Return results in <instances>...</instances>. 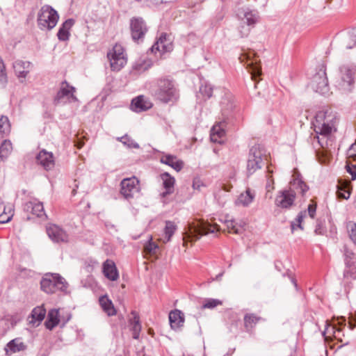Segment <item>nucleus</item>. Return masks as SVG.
Returning a JSON list of instances; mask_svg holds the SVG:
<instances>
[{"label": "nucleus", "instance_id": "63", "mask_svg": "<svg viewBox=\"0 0 356 356\" xmlns=\"http://www.w3.org/2000/svg\"><path fill=\"white\" fill-rule=\"evenodd\" d=\"M291 281H292V282L293 283L294 286H295L296 287H297V284H296V280H295L293 278H291Z\"/></svg>", "mask_w": 356, "mask_h": 356}, {"label": "nucleus", "instance_id": "6", "mask_svg": "<svg viewBox=\"0 0 356 356\" xmlns=\"http://www.w3.org/2000/svg\"><path fill=\"white\" fill-rule=\"evenodd\" d=\"M59 15L51 6L41 7L38 14V25L41 30H51L56 26Z\"/></svg>", "mask_w": 356, "mask_h": 356}, {"label": "nucleus", "instance_id": "64", "mask_svg": "<svg viewBox=\"0 0 356 356\" xmlns=\"http://www.w3.org/2000/svg\"><path fill=\"white\" fill-rule=\"evenodd\" d=\"M355 326V325H353V324L350 323V330H353Z\"/></svg>", "mask_w": 356, "mask_h": 356}, {"label": "nucleus", "instance_id": "3", "mask_svg": "<svg viewBox=\"0 0 356 356\" xmlns=\"http://www.w3.org/2000/svg\"><path fill=\"white\" fill-rule=\"evenodd\" d=\"M356 79V64H345L339 68V79L336 87L341 94H348L354 89Z\"/></svg>", "mask_w": 356, "mask_h": 356}, {"label": "nucleus", "instance_id": "34", "mask_svg": "<svg viewBox=\"0 0 356 356\" xmlns=\"http://www.w3.org/2000/svg\"><path fill=\"white\" fill-rule=\"evenodd\" d=\"M133 318L130 320V324L131 326L132 337L135 339H138L140 336L141 331V324L140 323V318L136 312H132Z\"/></svg>", "mask_w": 356, "mask_h": 356}, {"label": "nucleus", "instance_id": "11", "mask_svg": "<svg viewBox=\"0 0 356 356\" xmlns=\"http://www.w3.org/2000/svg\"><path fill=\"white\" fill-rule=\"evenodd\" d=\"M107 56L110 61L111 67L113 71L120 70L127 63V58L121 45H115L112 51L108 53Z\"/></svg>", "mask_w": 356, "mask_h": 356}, {"label": "nucleus", "instance_id": "1", "mask_svg": "<svg viewBox=\"0 0 356 356\" xmlns=\"http://www.w3.org/2000/svg\"><path fill=\"white\" fill-rule=\"evenodd\" d=\"M336 120V115L331 109L322 110L316 113L313 125L316 134L317 142L321 147H323V144L321 143L318 135L329 136L334 127Z\"/></svg>", "mask_w": 356, "mask_h": 356}, {"label": "nucleus", "instance_id": "60", "mask_svg": "<svg viewBox=\"0 0 356 356\" xmlns=\"http://www.w3.org/2000/svg\"><path fill=\"white\" fill-rule=\"evenodd\" d=\"M291 228L292 232H293L296 229H297L298 228V223L296 222V220H294L293 221L291 222Z\"/></svg>", "mask_w": 356, "mask_h": 356}, {"label": "nucleus", "instance_id": "46", "mask_svg": "<svg viewBox=\"0 0 356 356\" xmlns=\"http://www.w3.org/2000/svg\"><path fill=\"white\" fill-rule=\"evenodd\" d=\"M344 256H345L346 267L350 268V267L353 266H354V261H353L354 253H353V252L348 250H346Z\"/></svg>", "mask_w": 356, "mask_h": 356}, {"label": "nucleus", "instance_id": "23", "mask_svg": "<svg viewBox=\"0 0 356 356\" xmlns=\"http://www.w3.org/2000/svg\"><path fill=\"white\" fill-rule=\"evenodd\" d=\"M225 121H220L215 124L211 130V140L214 143H221V139L225 135Z\"/></svg>", "mask_w": 356, "mask_h": 356}, {"label": "nucleus", "instance_id": "50", "mask_svg": "<svg viewBox=\"0 0 356 356\" xmlns=\"http://www.w3.org/2000/svg\"><path fill=\"white\" fill-rule=\"evenodd\" d=\"M305 216H306V211H300L298 213V215L297 216V218L295 219L296 222L298 223V228L300 229H303L302 227V222L303 219L305 218Z\"/></svg>", "mask_w": 356, "mask_h": 356}, {"label": "nucleus", "instance_id": "24", "mask_svg": "<svg viewBox=\"0 0 356 356\" xmlns=\"http://www.w3.org/2000/svg\"><path fill=\"white\" fill-rule=\"evenodd\" d=\"M24 210L31 212L38 218L47 217L44 211L43 204L41 202L36 200L29 201L24 205Z\"/></svg>", "mask_w": 356, "mask_h": 356}, {"label": "nucleus", "instance_id": "55", "mask_svg": "<svg viewBox=\"0 0 356 356\" xmlns=\"http://www.w3.org/2000/svg\"><path fill=\"white\" fill-rule=\"evenodd\" d=\"M347 171L350 175H351L352 179L355 180L356 179V165H347Z\"/></svg>", "mask_w": 356, "mask_h": 356}, {"label": "nucleus", "instance_id": "2", "mask_svg": "<svg viewBox=\"0 0 356 356\" xmlns=\"http://www.w3.org/2000/svg\"><path fill=\"white\" fill-rule=\"evenodd\" d=\"M68 287L66 280L58 273H46L40 280V289L47 294L56 293L58 291L67 293Z\"/></svg>", "mask_w": 356, "mask_h": 356}, {"label": "nucleus", "instance_id": "31", "mask_svg": "<svg viewBox=\"0 0 356 356\" xmlns=\"http://www.w3.org/2000/svg\"><path fill=\"white\" fill-rule=\"evenodd\" d=\"M26 348V346L18 339H15L8 342L5 348L6 354L9 355L15 353Z\"/></svg>", "mask_w": 356, "mask_h": 356}, {"label": "nucleus", "instance_id": "28", "mask_svg": "<svg viewBox=\"0 0 356 356\" xmlns=\"http://www.w3.org/2000/svg\"><path fill=\"white\" fill-rule=\"evenodd\" d=\"M74 24V20L73 19H68L63 23L57 33V36L59 40L66 41L69 39L70 30Z\"/></svg>", "mask_w": 356, "mask_h": 356}, {"label": "nucleus", "instance_id": "21", "mask_svg": "<svg viewBox=\"0 0 356 356\" xmlns=\"http://www.w3.org/2000/svg\"><path fill=\"white\" fill-rule=\"evenodd\" d=\"M15 73L19 79H24L29 73L31 63L29 61L17 60L13 65Z\"/></svg>", "mask_w": 356, "mask_h": 356}, {"label": "nucleus", "instance_id": "41", "mask_svg": "<svg viewBox=\"0 0 356 356\" xmlns=\"http://www.w3.org/2000/svg\"><path fill=\"white\" fill-rule=\"evenodd\" d=\"M222 302L218 299L207 298L204 300L202 305L203 309H213L218 306L222 305Z\"/></svg>", "mask_w": 356, "mask_h": 356}, {"label": "nucleus", "instance_id": "47", "mask_svg": "<svg viewBox=\"0 0 356 356\" xmlns=\"http://www.w3.org/2000/svg\"><path fill=\"white\" fill-rule=\"evenodd\" d=\"M341 330L339 327H337L336 325H327L325 328V330L323 332V334H325V333H330L332 332L334 337L337 339L339 337V334L341 332Z\"/></svg>", "mask_w": 356, "mask_h": 356}, {"label": "nucleus", "instance_id": "14", "mask_svg": "<svg viewBox=\"0 0 356 356\" xmlns=\"http://www.w3.org/2000/svg\"><path fill=\"white\" fill-rule=\"evenodd\" d=\"M173 49V44L170 35L162 33L157 41L151 47V51L155 54L157 52L163 54Z\"/></svg>", "mask_w": 356, "mask_h": 356}, {"label": "nucleus", "instance_id": "30", "mask_svg": "<svg viewBox=\"0 0 356 356\" xmlns=\"http://www.w3.org/2000/svg\"><path fill=\"white\" fill-rule=\"evenodd\" d=\"M99 305L104 312L109 316L116 314V310L112 301L106 296H101L99 299Z\"/></svg>", "mask_w": 356, "mask_h": 356}, {"label": "nucleus", "instance_id": "25", "mask_svg": "<svg viewBox=\"0 0 356 356\" xmlns=\"http://www.w3.org/2000/svg\"><path fill=\"white\" fill-rule=\"evenodd\" d=\"M161 179L163 181V187L165 191L163 192L161 195L165 197L168 195H170L174 192V186L175 184V179L168 172H163L160 175Z\"/></svg>", "mask_w": 356, "mask_h": 356}, {"label": "nucleus", "instance_id": "61", "mask_svg": "<svg viewBox=\"0 0 356 356\" xmlns=\"http://www.w3.org/2000/svg\"><path fill=\"white\" fill-rule=\"evenodd\" d=\"M339 197H342L343 199H348L349 197H350V193L349 192H347V195L346 194H339Z\"/></svg>", "mask_w": 356, "mask_h": 356}, {"label": "nucleus", "instance_id": "27", "mask_svg": "<svg viewBox=\"0 0 356 356\" xmlns=\"http://www.w3.org/2000/svg\"><path fill=\"white\" fill-rule=\"evenodd\" d=\"M220 105L222 115L225 118L227 117L235 106L232 95L229 93L225 94L220 102Z\"/></svg>", "mask_w": 356, "mask_h": 356}, {"label": "nucleus", "instance_id": "5", "mask_svg": "<svg viewBox=\"0 0 356 356\" xmlns=\"http://www.w3.org/2000/svg\"><path fill=\"white\" fill-rule=\"evenodd\" d=\"M218 230L219 228L217 225L212 226L209 223L204 222H200L197 225L190 224L188 230L184 234L183 245L186 246L188 241H195L202 235L216 233Z\"/></svg>", "mask_w": 356, "mask_h": 356}, {"label": "nucleus", "instance_id": "40", "mask_svg": "<svg viewBox=\"0 0 356 356\" xmlns=\"http://www.w3.org/2000/svg\"><path fill=\"white\" fill-rule=\"evenodd\" d=\"M346 229L349 238L356 245V223L353 221H348L346 223Z\"/></svg>", "mask_w": 356, "mask_h": 356}, {"label": "nucleus", "instance_id": "17", "mask_svg": "<svg viewBox=\"0 0 356 356\" xmlns=\"http://www.w3.org/2000/svg\"><path fill=\"white\" fill-rule=\"evenodd\" d=\"M309 189L307 184L302 180L301 175L294 170L293 179L290 181V188L289 191H293V193H300L303 195Z\"/></svg>", "mask_w": 356, "mask_h": 356}, {"label": "nucleus", "instance_id": "20", "mask_svg": "<svg viewBox=\"0 0 356 356\" xmlns=\"http://www.w3.org/2000/svg\"><path fill=\"white\" fill-rule=\"evenodd\" d=\"M238 16L241 17L244 24L249 27H254L259 21V14L255 10H251L248 8L243 10L238 13Z\"/></svg>", "mask_w": 356, "mask_h": 356}, {"label": "nucleus", "instance_id": "9", "mask_svg": "<svg viewBox=\"0 0 356 356\" xmlns=\"http://www.w3.org/2000/svg\"><path fill=\"white\" fill-rule=\"evenodd\" d=\"M140 191V181L136 177L123 179L120 182V194L127 200L134 198Z\"/></svg>", "mask_w": 356, "mask_h": 356}, {"label": "nucleus", "instance_id": "39", "mask_svg": "<svg viewBox=\"0 0 356 356\" xmlns=\"http://www.w3.org/2000/svg\"><path fill=\"white\" fill-rule=\"evenodd\" d=\"M13 214L14 210L13 207L11 205L6 207L3 212L0 214V223L4 224L9 222L12 219Z\"/></svg>", "mask_w": 356, "mask_h": 356}, {"label": "nucleus", "instance_id": "51", "mask_svg": "<svg viewBox=\"0 0 356 356\" xmlns=\"http://www.w3.org/2000/svg\"><path fill=\"white\" fill-rule=\"evenodd\" d=\"M316 204L312 202V203H310L308 205V208H307L308 214L312 218H314V216L316 215Z\"/></svg>", "mask_w": 356, "mask_h": 356}, {"label": "nucleus", "instance_id": "8", "mask_svg": "<svg viewBox=\"0 0 356 356\" xmlns=\"http://www.w3.org/2000/svg\"><path fill=\"white\" fill-rule=\"evenodd\" d=\"M311 87L314 91L321 95L329 92L330 88L324 65H321L318 71L312 77Z\"/></svg>", "mask_w": 356, "mask_h": 356}, {"label": "nucleus", "instance_id": "58", "mask_svg": "<svg viewBox=\"0 0 356 356\" xmlns=\"http://www.w3.org/2000/svg\"><path fill=\"white\" fill-rule=\"evenodd\" d=\"M227 228L229 230V232H233L234 234H240V229L238 228H236V226L234 225L233 222H229L227 224Z\"/></svg>", "mask_w": 356, "mask_h": 356}, {"label": "nucleus", "instance_id": "59", "mask_svg": "<svg viewBox=\"0 0 356 356\" xmlns=\"http://www.w3.org/2000/svg\"><path fill=\"white\" fill-rule=\"evenodd\" d=\"M273 179H271L270 177H268L266 183V189L268 191H270L274 189V187L273 186Z\"/></svg>", "mask_w": 356, "mask_h": 356}, {"label": "nucleus", "instance_id": "16", "mask_svg": "<svg viewBox=\"0 0 356 356\" xmlns=\"http://www.w3.org/2000/svg\"><path fill=\"white\" fill-rule=\"evenodd\" d=\"M296 193L293 191L284 190L279 192L275 198V205L282 209L290 208L294 202Z\"/></svg>", "mask_w": 356, "mask_h": 356}, {"label": "nucleus", "instance_id": "32", "mask_svg": "<svg viewBox=\"0 0 356 356\" xmlns=\"http://www.w3.org/2000/svg\"><path fill=\"white\" fill-rule=\"evenodd\" d=\"M59 321V310L56 309H51L48 313L45 326L48 330H51L58 325Z\"/></svg>", "mask_w": 356, "mask_h": 356}, {"label": "nucleus", "instance_id": "12", "mask_svg": "<svg viewBox=\"0 0 356 356\" xmlns=\"http://www.w3.org/2000/svg\"><path fill=\"white\" fill-rule=\"evenodd\" d=\"M131 38L138 43L142 42L147 32V27L142 17H133L130 20Z\"/></svg>", "mask_w": 356, "mask_h": 356}, {"label": "nucleus", "instance_id": "19", "mask_svg": "<svg viewBox=\"0 0 356 356\" xmlns=\"http://www.w3.org/2000/svg\"><path fill=\"white\" fill-rule=\"evenodd\" d=\"M102 272L104 276L111 281H115L119 277L118 269L113 261L106 259L102 265Z\"/></svg>", "mask_w": 356, "mask_h": 356}, {"label": "nucleus", "instance_id": "35", "mask_svg": "<svg viewBox=\"0 0 356 356\" xmlns=\"http://www.w3.org/2000/svg\"><path fill=\"white\" fill-rule=\"evenodd\" d=\"M176 230L177 225L175 224V222L170 220L166 221L164 228V234L163 238H161V241H162L164 243L169 242Z\"/></svg>", "mask_w": 356, "mask_h": 356}, {"label": "nucleus", "instance_id": "45", "mask_svg": "<svg viewBox=\"0 0 356 356\" xmlns=\"http://www.w3.org/2000/svg\"><path fill=\"white\" fill-rule=\"evenodd\" d=\"M200 94L205 98H210L212 96L213 88L209 84L205 83L200 87Z\"/></svg>", "mask_w": 356, "mask_h": 356}, {"label": "nucleus", "instance_id": "26", "mask_svg": "<svg viewBox=\"0 0 356 356\" xmlns=\"http://www.w3.org/2000/svg\"><path fill=\"white\" fill-rule=\"evenodd\" d=\"M169 321L173 330L180 328L184 325V314L178 309L170 312L169 314Z\"/></svg>", "mask_w": 356, "mask_h": 356}, {"label": "nucleus", "instance_id": "53", "mask_svg": "<svg viewBox=\"0 0 356 356\" xmlns=\"http://www.w3.org/2000/svg\"><path fill=\"white\" fill-rule=\"evenodd\" d=\"M350 39L353 42L352 44H348L346 45L347 49H351L356 45V29H354L350 34Z\"/></svg>", "mask_w": 356, "mask_h": 356}, {"label": "nucleus", "instance_id": "62", "mask_svg": "<svg viewBox=\"0 0 356 356\" xmlns=\"http://www.w3.org/2000/svg\"><path fill=\"white\" fill-rule=\"evenodd\" d=\"M5 70V65L3 60L0 58V72Z\"/></svg>", "mask_w": 356, "mask_h": 356}, {"label": "nucleus", "instance_id": "38", "mask_svg": "<svg viewBox=\"0 0 356 356\" xmlns=\"http://www.w3.org/2000/svg\"><path fill=\"white\" fill-rule=\"evenodd\" d=\"M46 314V310L43 307H37L34 308L31 312L32 321L41 322Z\"/></svg>", "mask_w": 356, "mask_h": 356}, {"label": "nucleus", "instance_id": "54", "mask_svg": "<svg viewBox=\"0 0 356 356\" xmlns=\"http://www.w3.org/2000/svg\"><path fill=\"white\" fill-rule=\"evenodd\" d=\"M315 233L318 235H323L325 232V227L323 226L321 222H317L315 230Z\"/></svg>", "mask_w": 356, "mask_h": 356}, {"label": "nucleus", "instance_id": "13", "mask_svg": "<svg viewBox=\"0 0 356 356\" xmlns=\"http://www.w3.org/2000/svg\"><path fill=\"white\" fill-rule=\"evenodd\" d=\"M48 236L55 243H67L69 241L68 234L60 226L55 224H49L46 227Z\"/></svg>", "mask_w": 356, "mask_h": 356}, {"label": "nucleus", "instance_id": "56", "mask_svg": "<svg viewBox=\"0 0 356 356\" xmlns=\"http://www.w3.org/2000/svg\"><path fill=\"white\" fill-rule=\"evenodd\" d=\"M349 157L353 158L356 156V143H353L350 145L347 152Z\"/></svg>", "mask_w": 356, "mask_h": 356}, {"label": "nucleus", "instance_id": "36", "mask_svg": "<svg viewBox=\"0 0 356 356\" xmlns=\"http://www.w3.org/2000/svg\"><path fill=\"white\" fill-rule=\"evenodd\" d=\"M262 318L254 314H247L244 316V326L247 332L251 331Z\"/></svg>", "mask_w": 356, "mask_h": 356}, {"label": "nucleus", "instance_id": "4", "mask_svg": "<svg viewBox=\"0 0 356 356\" xmlns=\"http://www.w3.org/2000/svg\"><path fill=\"white\" fill-rule=\"evenodd\" d=\"M154 95L163 103L173 102L178 99L179 96L173 82L166 79L158 80Z\"/></svg>", "mask_w": 356, "mask_h": 356}, {"label": "nucleus", "instance_id": "15", "mask_svg": "<svg viewBox=\"0 0 356 356\" xmlns=\"http://www.w3.org/2000/svg\"><path fill=\"white\" fill-rule=\"evenodd\" d=\"M253 56L254 54L250 51L241 54L239 57V59L241 60V63H243L245 60H246L247 68L249 69L252 79L255 80L256 78L261 74V68L260 65L257 64L256 60H252Z\"/></svg>", "mask_w": 356, "mask_h": 356}, {"label": "nucleus", "instance_id": "44", "mask_svg": "<svg viewBox=\"0 0 356 356\" xmlns=\"http://www.w3.org/2000/svg\"><path fill=\"white\" fill-rule=\"evenodd\" d=\"M118 140L129 148H139V145L127 135L118 138Z\"/></svg>", "mask_w": 356, "mask_h": 356}, {"label": "nucleus", "instance_id": "57", "mask_svg": "<svg viewBox=\"0 0 356 356\" xmlns=\"http://www.w3.org/2000/svg\"><path fill=\"white\" fill-rule=\"evenodd\" d=\"M203 183L202 182V181L200 179H197V178H195L193 179V188L195 189V190H198L200 191V188L202 186H203Z\"/></svg>", "mask_w": 356, "mask_h": 356}, {"label": "nucleus", "instance_id": "22", "mask_svg": "<svg viewBox=\"0 0 356 356\" xmlns=\"http://www.w3.org/2000/svg\"><path fill=\"white\" fill-rule=\"evenodd\" d=\"M152 103L148 98L145 97L143 95H140L131 102V108L134 111L142 112L148 110L152 107Z\"/></svg>", "mask_w": 356, "mask_h": 356}, {"label": "nucleus", "instance_id": "42", "mask_svg": "<svg viewBox=\"0 0 356 356\" xmlns=\"http://www.w3.org/2000/svg\"><path fill=\"white\" fill-rule=\"evenodd\" d=\"M158 249V245L152 241V237L149 238L148 242L144 246V250L147 254H155Z\"/></svg>", "mask_w": 356, "mask_h": 356}, {"label": "nucleus", "instance_id": "43", "mask_svg": "<svg viewBox=\"0 0 356 356\" xmlns=\"http://www.w3.org/2000/svg\"><path fill=\"white\" fill-rule=\"evenodd\" d=\"M10 126L7 117H0V133L8 134L10 131Z\"/></svg>", "mask_w": 356, "mask_h": 356}, {"label": "nucleus", "instance_id": "7", "mask_svg": "<svg viewBox=\"0 0 356 356\" xmlns=\"http://www.w3.org/2000/svg\"><path fill=\"white\" fill-rule=\"evenodd\" d=\"M266 156L264 149L258 144L250 147L247 161V173L254 174L264 165V158Z\"/></svg>", "mask_w": 356, "mask_h": 356}, {"label": "nucleus", "instance_id": "37", "mask_svg": "<svg viewBox=\"0 0 356 356\" xmlns=\"http://www.w3.org/2000/svg\"><path fill=\"white\" fill-rule=\"evenodd\" d=\"M12 143L10 140H5L0 146V161L7 159L12 151Z\"/></svg>", "mask_w": 356, "mask_h": 356}, {"label": "nucleus", "instance_id": "52", "mask_svg": "<svg viewBox=\"0 0 356 356\" xmlns=\"http://www.w3.org/2000/svg\"><path fill=\"white\" fill-rule=\"evenodd\" d=\"M8 82L7 74L5 70L0 72V87L4 88Z\"/></svg>", "mask_w": 356, "mask_h": 356}, {"label": "nucleus", "instance_id": "29", "mask_svg": "<svg viewBox=\"0 0 356 356\" xmlns=\"http://www.w3.org/2000/svg\"><path fill=\"white\" fill-rule=\"evenodd\" d=\"M161 162L172 167L177 172L180 171L184 167V162L172 155L163 156L161 158Z\"/></svg>", "mask_w": 356, "mask_h": 356}, {"label": "nucleus", "instance_id": "18", "mask_svg": "<svg viewBox=\"0 0 356 356\" xmlns=\"http://www.w3.org/2000/svg\"><path fill=\"white\" fill-rule=\"evenodd\" d=\"M36 161L46 170H51L55 165L53 154L44 149L38 153L36 156Z\"/></svg>", "mask_w": 356, "mask_h": 356}, {"label": "nucleus", "instance_id": "10", "mask_svg": "<svg viewBox=\"0 0 356 356\" xmlns=\"http://www.w3.org/2000/svg\"><path fill=\"white\" fill-rule=\"evenodd\" d=\"M76 89L71 86L67 81H63L60 83V89L58 91L55 98L54 103L56 104H67L77 102L78 99L74 95Z\"/></svg>", "mask_w": 356, "mask_h": 356}, {"label": "nucleus", "instance_id": "48", "mask_svg": "<svg viewBox=\"0 0 356 356\" xmlns=\"http://www.w3.org/2000/svg\"><path fill=\"white\" fill-rule=\"evenodd\" d=\"M343 277L344 278L348 279H356V269L353 268V266L350 268H347L344 270L343 272Z\"/></svg>", "mask_w": 356, "mask_h": 356}, {"label": "nucleus", "instance_id": "49", "mask_svg": "<svg viewBox=\"0 0 356 356\" xmlns=\"http://www.w3.org/2000/svg\"><path fill=\"white\" fill-rule=\"evenodd\" d=\"M251 28L249 26H245L244 25L240 26L238 28V33L241 38H245L247 37L250 32Z\"/></svg>", "mask_w": 356, "mask_h": 356}, {"label": "nucleus", "instance_id": "33", "mask_svg": "<svg viewBox=\"0 0 356 356\" xmlns=\"http://www.w3.org/2000/svg\"><path fill=\"white\" fill-rule=\"evenodd\" d=\"M254 198V193L250 189H247L244 193H241L238 197L235 203L236 205H242L243 207L248 206Z\"/></svg>", "mask_w": 356, "mask_h": 356}]
</instances>
